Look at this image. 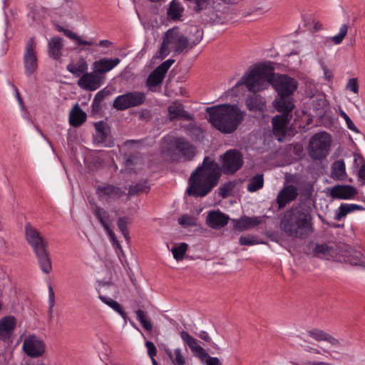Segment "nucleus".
I'll return each mask as SVG.
<instances>
[{
  "mask_svg": "<svg viewBox=\"0 0 365 365\" xmlns=\"http://www.w3.org/2000/svg\"><path fill=\"white\" fill-rule=\"evenodd\" d=\"M273 70L274 68L270 63H262L256 65L241 78L235 86L245 85L248 91L257 93L272 84L278 93V96L273 102L274 108L279 112L288 113L294 108L290 96L297 89V83L294 78L287 76H276Z\"/></svg>",
  "mask_w": 365,
  "mask_h": 365,
  "instance_id": "f257e3e1",
  "label": "nucleus"
},
{
  "mask_svg": "<svg viewBox=\"0 0 365 365\" xmlns=\"http://www.w3.org/2000/svg\"><path fill=\"white\" fill-rule=\"evenodd\" d=\"M306 334L314 341L302 338L299 346L305 356L295 365H331L330 361H338L345 356L350 346L344 338L321 329H311Z\"/></svg>",
  "mask_w": 365,
  "mask_h": 365,
  "instance_id": "f03ea898",
  "label": "nucleus"
},
{
  "mask_svg": "<svg viewBox=\"0 0 365 365\" xmlns=\"http://www.w3.org/2000/svg\"><path fill=\"white\" fill-rule=\"evenodd\" d=\"M220 176L217 163L207 157L202 166L191 175L187 192L195 197H204L216 185Z\"/></svg>",
  "mask_w": 365,
  "mask_h": 365,
  "instance_id": "7ed1b4c3",
  "label": "nucleus"
},
{
  "mask_svg": "<svg viewBox=\"0 0 365 365\" xmlns=\"http://www.w3.org/2000/svg\"><path fill=\"white\" fill-rule=\"evenodd\" d=\"M207 120L223 134L234 133L244 120L245 113L236 105L220 104L207 108Z\"/></svg>",
  "mask_w": 365,
  "mask_h": 365,
  "instance_id": "20e7f679",
  "label": "nucleus"
},
{
  "mask_svg": "<svg viewBox=\"0 0 365 365\" xmlns=\"http://www.w3.org/2000/svg\"><path fill=\"white\" fill-rule=\"evenodd\" d=\"M196 37L191 41L176 27L168 29L165 34L163 41L160 48V57L165 58L170 51L175 55L180 54L187 48H191L198 44L202 38V32L197 28H194Z\"/></svg>",
  "mask_w": 365,
  "mask_h": 365,
  "instance_id": "39448f33",
  "label": "nucleus"
},
{
  "mask_svg": "<svg viewBox=\"0 0 365 365\" xmlns=\"http://www.w3.org/2000/svg\"><path fill=\"white\" fill-rule=\"evenodd\" d=\"M282 229L289 236L304 237L309 232V222L307 215L295 211L286 215L282 221Z\"/></svg>",
  "mask_w": 365,
  "mask_h": 365,
  "instance_id": "423d86ee",
  "label": "nucleus"
},
{
  "mask_svg": "<svg viewBox=\"0 0 365 365\" xmlns=\"http://www.w3.org/2000/svg\"><path fill=\"white\" fill-rule=\"evenodd\" d=\"M179 334L185 345L190 349L193 356L197 358L202 365H223L217 357L211 356L201 346V342L187 331L181 330Z\"/></svg>",
  "mask_w": 365,
  "mask_h": 365,
  "instance_id": "0eeeda50",
  "label": "nucleus"
},
{
  "mask_svg": "<svg viewBox=\"0 0 365 365\" xmlns=\"http://www.w3.org/2000/svg\"><path fill=\"white\" fill-rule=\"evenodd\" d=\"M331 138L326 132L316 133L309 140V155L312 158L320 160L329 154Z\"/></svg>",
  "mask_w": 365,
  "mask_h": 365,
  "instance_id": "6e6552de",
  "label": "nucleus"
},
{
  "mask_svg": "<svg viewBox=\"0 0 365 365\" xmlns=\"http://www.w3.org/2000/svg\"><path fill=\"white\" fill-rule=\"evenodd\" d=\"M23 63L26 76H30L36 71L38 68V58L37 43L35 37H31L26 43Z\"/></svg>",
  "mask_w": 365,
  "mask_h": 365,
  "instance_id": "1a4fd4ad",
  "label": "nucleus"
},
{
  "mask_svg": "<svg viewBox=\"0 0 365 365\" xmlns=\"http://www.w3.org/2000/svg\"><path fill=\"white\" fill-rule=\"evenodd\" d=\"M145 101V93L132 91L117 96L113 101V106L118 110H124L132 107L139 106L143 104Z\"/></svg>",
  "mask_w": 365,
  "mask_h": 365,
  "instance_id": "9d476101",
  "label": "nucleus"
},
{
  "mask_svg": "<svg viewBox=\"0 0 365 365\" xmlns=\"http://www.w3.org/2000/svg\"><path fill=\"white\" fill-rule=\"evenodd\" d=\"M22 350L31 358H39L45 354L46 345L39 336L35 334H29L24 339Z\"/></svg>",
  "mask_w": 365,
  "mask_h": 365,
  "instance_id": "9b49d317",
  "label": "nucleus"
},
{
  "mask_svg": "<svg viewBox=\"0 0 365 365\" xmlns=\"http://www.w3.org/2000/svg\"><path fill=\"white\" fill-rule=\"evenodd\" d=\"M222 170L225 174H233L243 165V157L240 152L230 149L220 156Z\"/></svg>",
  "mask_w": 365,
  "mask_h": 365,
  "instance_id": "f8f14e48",
  "label": "nucleus"
},
{
  "mask_svg": "<svg viewBox=\"0 0 365 365\" xmlns=\"http://www.w3.org/2000/svg\"><path fill=\"white\" fill-rule=\"evenodd\" d=\"M24 232L26 240L35 254L46 250L48 242L30 222L25 225Z\"/></svg>",
  "mask_w": 365,
  "mask_h": 365,
  "instance_id": "ddd939ff",
  "label": "nucleus"
},
{
  "mask_svg": "<svg viewBox=\"0 0 365 365\" xmlns=\"http://www.w3.org/2000/svg\"><path fill=\"white\" fill-rule=\"evenodd\" d=\"M103 76H100L94 71L82 75L78 81V86L83 90L95 91L103 83Z\"/></svg>",
  "mask_w": 365,
  "mask_h": 365,
  "instance_id": "4468645a",
  "label": "nucleus"
},
{
  "mask_svg": "<svg viewBox=\"0 0 365 365\" xmlns=\"http://www.w3.org/2000/svg\"><path fill=\"white\" fill-rule=\"evenodd\" d=\"M174 60L168 59L158 66L148 76L146 84L151 88L160 84L165 73L170 67L173 64Z\"/></svg>",
  "mask_w": 365,
  "mask_h": 365,
  "instance_id": "2eb2a0df",
  "label": "nucleus"
},
{
  "mask_svg": "<svg viewBox=\"0 0 365 365\" xmlns=\"http://www.w3.org/2000/svg\"><path fill=\"white\" fill-rule=\"evenodd\" d=\"M97 193L101 200L110 202L121 197L125 192L120 187L112 185L99 186Z\"/></svg>",
  "mask_w": 365,
  "mask_h": 365,
  "instance_id": "dca6fc26",
  "label": "nucleus"
},
{
  "mask_svg": "<svg viewBox=\"0 0 365 365\" xmlns=\"http://www.w3.org/2000/svg\"><path fill=\"white\" fill-rule=\"evenodd\" d=\"M120 63L119 58H102L93 62L92 69L100 76L112 71Z\"/></svg>",
  "mask_w": 365,
  "mask_h": 365,
  "instance_id": "f3484780",
  "label": "nucleus"
},
{
  "mask_svg": "<svg viewBox=\"0 0 365 365\" xmlns=\"http://www.w3.org/2000/svg\"><path fill=\"white\" fill-rule=\"evenodd\" d=\"M16 327L14 316H6L0 319V340L6 341L12 336Z\"/></svg>",
  "mask_w": 365,
  "mask_h": 365,
  "instance_id": "a211bd4d",
  "label": "nucleus"
},
{
  "mask_svg": "<svg viewBox=\"0 0 365 365\" xmlns=\"http://www.w3.org/2000/svg\"><path fill=\"white\" fill-rule=\"evenodd\" d=\"M330 195L334 199L349 200L356 195V189L349 185H337L330 188Z\"/></svg>",
  "mask_w": 365,
  "mask_h": 365,
  "instance_id": "6ab92c4d",
  "label": "nucleus"
},
{
  "mask_svg": "<svg viewBox=\"0 0 365 365\" xmlns=\"http://www.w3.org/2000/svg\"><path fill=\"white\" fill-rule=\"evenodd\" d=\"M297 189L294 185H287L279 192L277 202L279 208L284 207L287 204L294 200L297 197Z\"/></svg>",
  "mask_w": 365,
  "mask_h": 365,
  "instance_id": "aec40b11",
  "label": "nucleus"
},
{
  "mask_svg": "<svg viewBox=\"0 0 365 365\" xmlns=\"http://www.w3.org/2000/svg\"><path fill=\"white\" fill-rule=\"evenodd\" d=\"M229 220V217L225 213L217 210L210 212L207 216V224L213 229H219L225 226Z\"/></svg>",
  "mask_w": 365,
  "mask_h": 365,
  "instance_id": "412c9836",
  "label": "nucleus"
},
{
  "mask_svg": "<svg viewBox=\"0 0 365 365\" xmlns=\"http://www.w3.org/2000/svg\"><path fill=\"white\" fill-rule=\"evenodd\" d=\"M235 229L239 231H245L252 229L262 222L261 217L244 216L237 220H233Z\"/></svg>",
  "mask_w": 365,
  "mask_h": 365,
  "instance_id": "4be33fe9",
  "label": "nucleus"
},
{
  "mask_svg": "<svg viewBox=\"0 0 365 365\" xmlns=\"http://www.w3.org/2000/svg\"><path fill=\"white\" fill-rule=\"evenodd\" d=\"M63 39L58 36L52 37L48 42V53L49 57L58 60L62 56Z\"/></svg>",
  "mask_w": 365,
  "mask_h": 365,
  "instance_id": "5701e85b",
  "label": "nucleus"
},
{
  "mask_svg": "<svg viewBox=\"0 0 365 365\" xmlns=\"http://www.w3.org/2000/svg\"><path fill=\"white\" fill-rule=\"evenodd\" d=\"M288 123V117L287 114L276 115L272 119L273 130L275 135H279V140H282L286 134V128Z\"/></svg>",
  "mask_w": 365,
  "mask_h": 365,
  "instance_id": "b1692460",
  "label": "nucleus"
},
{
  "mask_svg": "<svg viewBox=\"0 0 365 365\" xmlns=\"http://www.w3.org/2000/svg\"><path fill=\"white\" fill-rule=\"evenodd\" d=\"M86 120V113L83 111L79 105L76 103L69 113V123L74 127L83 124Z\"/></svg>",
  "mask_w": 365,
  "mask_h": 365,
  "instance_id": "393cba45",
  "label": "nucleus"
},
{
  "mask_svg": "<svg viewBox=\"0 0 365 365\" xmlns=\"http://www.w3.org/2000/svg\"><path fill=\"white\" fill-rule=\"evenodd\" d=\"M28 9L27 16L34 22H39L46 17L47 9L44 6L34 4L28 6Z\"/></svg>",
  "mask_w": 365,
  "mask_h": 365,
  "instance_id": "a878e982",
  "label": "nucleus"
},
{
  "mask_svg": "<svg viewBox=\"0 0 365 365\" xmlns=\"http://www.w3.org/2000/svg\"><path fill=\"white\" fill-rule=\"evenodd\" d=\"M176 149L187 159H191L195 153V148L183 138L175 140Z\"/></svg>",
  "mask_w": 365,
  "mask_h": 365,
  "instance_id": "bb28decb",
  "label": "nucleus"
},
{
  "mask_svg": "<svg viewBox=\"0 0 365 365\" xmlns=\"http://www.w3.org/2000/svg\"><path fill=\"white\" fill-rule=\"evenodd\" d=\"M331 177L337 180H344L346 178L345 163L343 160H336L332 164Z\"/></svg>",
  "mask_w": 365,
  "mask_h": 365,
  "instance_id": "cd10ccee",
  "label": "nucleus"
},
{
  "mask_svg": "<svg viewBox=\"0 0 365 365\" xmlns=\"http://www.w3.org/2000/svg\"><path fill=\"white\" fill-rule=\"evenodd\" d=\"M247 107L250 110H263L265 108V100L259 95H251L246 99Z\"/></svg>",
  "mask_w": 365,
  "mask_h": 365,
  "instance_id": "c85d7f7f",
  "label": "nucleus"
},
{
  "mask_svg": "<svg viewBox=\"0 0 365 365\" xmlns=\"http://www.w3.org/2000/svg\"><path fill=\"white\" fill-rule=\"evenodd\" d=\"M314 252L316 256L325 259H331L336 256V250L325 244L317 245Z\"/></svg>",
  "mask_w": 365,
  "mask_h": 365,
  "instance_id": "c756f323",
  "label": "nucleus"
},
{
  "mask_svg": "<svg viewBox=\"0 0 365 365\" xmlns=\"http://www.w3.org/2000/svg\"><path fill=\"white\" fill-rule=\"evenodd\" d=\"M66 68L73 75L79 77L87 72L88 63L83 58H81L76 63H69Z\"/></svg>",
  "mask_w": 365,
  "mask_h": 365,
  "instance_id": "7c9ffc66",
  "label": "nucleus"
},
{
  "mask_svg": "<svg viewBox=\"0 0 365 365\" xmlns=\"http://www.w3.org/2000/svg\"><path fill=\"white\" fill-rule=\"evenodd\" d=\"M41 269L43 272L48 274L52 269L51 262L47 250L36 253Z\"/></svg>",
  "mask_w": 365,
  "mask_h": 365,
  "instance_id": "2f4dec72",
  "label": "nucleus"
},
{
  "mask_svg": "<svg viewBox=\"0 0 365 365\" xmlns=\"http://www.w3.org/2000/svg\"><path fill=\"white\" fill-rule=\"evenodd\" d=\"M168 112L171 120L179 118H190L189 114L184 110L182 105L178 102H173L168 107Z\"/></svg>",
  "mask_w": 365,
  "mask_h": 365,
  "instance_id": "473e14b6",
  "label": "nucleus"
},
{
  "mask_svg": "<svg viewBox=\"0 0 365 365\" xmlns=\"http://www.w3.org/2000/svg\"><path fill=\"white\" fill-rule=\"evenodd\" d=\"M165 353L171 360L173 365H185L186 361L182 355L181 348H175L173 351L168 349H165Z\"/></svg>",
  "mask_w": 365,
  "mask_h": 365,
  "instance_id": "72a5a7b5",
  "label": "nucleus"
},
{
  "mask_svg": "<svg viewBox=\"0 0 365 365\" xmlns=\"http://www.w3.org/2000/svg\"><path fill=\"white\" fill-rule=\"evenodd\" d=\"M361 209V206L356 204L342 203L336 211L334 219L340 220L347 214Z\"/></svg>",
  "mask_w": 365,
  "mask_h": 365,
  "instance_id": "f704fd0d",
  "label": "nucleus"
},
{
  "mask_svg": "<svg viewBox=\"0 0 365 365\" xmlns=\"http://www.w3.org/2000/svg\"><path fill=\"white\" fill-rule=\"evenodd\" d=\"M98 298L103 303L110 307L113 311L118 313L123 319H125L126 314L123 311L120 304L117 301L104 295H99Z\"/></svg>",
  "mask_w": 365,
  "mask_h": 365,
  "instance_id": "c9c22d12",
  "label": "nucleus"
},
{
  "mask_svg": "<svg viewBox=\"0 0 365 365\" xmlns=\"http://www.w3.org/2000/svg\"><path fill=\"white\" fill-rule=\"evenodd\" d=\"M347 31H348V26L346 24H343L341 26L339 32L336 35H335L331 38L320 37L321 42L324 43V44H327L330 41H332L334 43V44H339L342 42L343 39L346 36V35L347 34Z\"/></svg>",
  "mask_w": 365,
  "mask_h": 365,
  "instance_id": "e433bc0d",
  "label": "nucleus"
},
{
  "mask_svg": "<svg viewBox=\"0 0 365 365\" xmlns=\"http://www.w3.org/2000/svg\"><path fill=\"white\" fill-rule=\"evenodd\" d=\"M183 11V8L176 0H173L170 2L169 8L168 9V15L172 19H179Z\"/></svg>",
  "mask_w": 365,
  "mask_h": 365,
  "instance_id": "4c0bfd02",
  "label": "nucleus"
},
{
  "mask_svg": "<svg viewBox=\"0 0 365 365\" xmlns=\"http://www.w3.org/2000/svg\"><path fill=\"white\" fill-rule=\"evenodd\" d=\"M264 185L263 175L257 174L250 179L247 185V190L253 192L261 189Z\"/></svg>",
  "mask_w": 365,
  "mask_h": 365,
  "instance_id": "58836bf2",
  "label": "nucleus"
},
{
  "mask_svg": "<svg viewBox=\"0 0 365 365\" xmlns=\"http://www.w3.org/2000/svg\"><path fill=\"white\" fill-rule=\"evenodd\" d=\"M58 31L63 33L66 36L73 40L77 45L91 46L93 44V43L91 41L83 40L80 36L77 35L76 33L71 30L65 29L61 27L58 29Z\"/></svg>",
  "mask_w": 365,
  "mask_h": 365,
  "instance_id": "ea45409f",
  "label": "nucleus"
},
{
  "mask_svg": "<svg viewBox=\"0 0 365 365\" xmlns=\"http://www.w3.org/2000/svg\"><path fill=\"white\" fill-rule=\"evenodd\" d=\"M93 212L103 228L108 229V226H110V225L108 223L109 216L108 212L97 205L93 207Z\"/></svg>",
  "mask_w": 365,
  "mask_h": 365,
  "instance_id": "a19ab883",
  "label": "nucleus"
},
{
  "mask_svg": "<svg viewBox=\"0 0 365 365\" xmlns=\"http://www.w3.org/2000/svg\"><path fill=\"white\" fill-rule=\"evenodd\" d=\"M135 314L138 320L145 330L151 331L153 329V324L144 311L138 309L135 311Z\"/></svg>",
  "mask_w": 365,
  "mask_h": 365,
  "instance_id": "79ce46f5",
  "label": "nucleus"
},
{
  "mask_svg": "<svg viewBox=\"0 0 365 365\" xmlns=\"http://www.w3.org/2000/svg\"><path fill=\"white\" fill-rule=\"evenodd\" d=\"M188 245L185 243H180L179 245L172 248L171 252L173 255V257L177 261H180L183 259L185 254L187 250Z\"/></svg>",
  "mask_w": 365,
  "mask_h": 365,
  "instance_id": "37998d69",
  "label": "nucleus"
},
{
  "mask_svg": "<svg viewBox=\"0 0 365 365\" xmlns=\"http://www.w3.org/2000/svg\"><path fill=\"white\" fill-rule=\"evenodd\" d=\"M130 219L128 217H120L118 219L117 221L118 227L119 228L123 235L127 240H129L128 230L127 229V226L130 223Z\"/></svg>",
  "mask_w": 365,
  "mask_h": 365,
  "instance_id": "c03bdc74",
  "label": "nucleus"
},
{
  "mask_svg": "<svg viewBox=\"0 0 365 365\" xmlns=\"http://www.w3.org/2000/svg\"><path fill=\"white\" fill-rule=\"evenodd\" d=\"M348 261L353 265L365 266V256L360 252H354L349 257Z\"/></svg>",
  "mask_w": 365,
  "mask_h": 365,
  "instance_id": "a18cd8bd",
  "label": "nucleus"
},
{
  "mask_svg": "<svg viewBox=\"0 0 365 365\" xmlns=\"http://www.w3.org/2000/svg\"><path fill=\"white\" fill-rule=\"evenodd\" d=\"M239 243L241 245L252 246L258 244H264L263 241H259L255 236H241L239 239Z\"/></svg>",
  "mask_w": 365,
  "mask_h": 365,
  "instance_id": "49530a36",
  "label": "nucleus"
},
{
  "mask_svg": "<svg viewBox=\"0 0 365 365\" xmlns=\"http://www.w3.org/2000/svg\"><path fill=\"white\" fill-rule=\"evenodd\" d=\"M339 115L345 120L346 126L349 130L357 133H359V129L355 126L351 118L347 115V114L344 111L340 110Z\"/></svg>",
  "mask_w": 365,
  "mask_h": 365,
  "instance_id": "de8ad7c7",
  "label": "nucleus"
},
{
  "mask_svg": "<svg viewBox=\"0 0 365 365\" xmlns=\"http://www.w3.org/2000/svg\"><path fill=\"white\" fill-rule=\"evenodd\" d=\"M197 336L206 342L210 343L213 349L220 350V346L217 344L212 341V339L207 331H200V333L197 334Z\"/></svg>",
  "mask_w": 365,
  "mask_h": 365,
  "instance_id": "09e8293b",
  "label": "nucleus"
},
{
  "mask_svg": "<svg viewBox=\"0 0 365 365\" xmlns=\"http://www.w3.org/2000/svg\"><path fill=\"white\" fill-rule=\"evenodd\" d=\"M95 128L97 133V135L101 140H103L106 138V124L102 122H98L95 124Z\"/></svg>",
  "mask_w": 365,
  "mask_h": 365,
  "instance_id": "8fccbe9b",
  "label": "nucleus"
},
{
  "mask_svg": "<svg viewBox=\"0 0 365 365\" xmlns=\"http://www.w3.org/2000/svg\"><path fill=\"white\" fill-rule=\"evenodd\" d=\"M149 191V187L145 182L141 184H137L135 186H132L130 188V193L135 194L138 192H148Z\"/></svg>",
  "mask_w": 365,
  "mask_h": 365,
  "instance_id": "3c124183",
  "label": "nucleus"
},
{
  "mask_svg": "<svg viewBox=\"0 0 365 365\" xmlns=\"http://www.w3.org/2000/svg\"><path fill=\"white\" fill-rule=\"evenodd\" d=\"M346 88L348 91L353 92L354 93H357L358 91H359L357 79L356 78L349 79L348 83L346 84Z\"/></svg>",
  "mask_w": 365,
  "mask_h": 365,
  "instance_id": "603ef678",
  "label": "nucleus"
},
{
  "mask_svg": "<svg viewBox=\"0 0 365 365\" xmlns=\"http://www.w3.org/2000/svg\"><path fill=\"white\" fill-rule=\"evenodd\" d=\"M145 346L147 348L148 354L150 359L155 358L157 354V349L155 344L152 341H146Z\"/></svg>",
  "mask_w": 365,
  "mask_h": 365,
  "instance_id": "864d4df0",
  "label": "nucleus"
},
{
  "mask_svg": "<svg viewBox=\"0 0 365 365\" xmlns=\"http://www.w3.org/2000/svg\"><path fill=\"white\" fill-rule=\"evenodd\" d=\"M178 222L181 225H194V219L189 215H185L179 217Z\"/></svg>",
  "mask_w": 365,
  "mask_h": 365,
  "instance_id": "5fc2aeb1",
  "label": "nucleus"
},
{
  "mask_svg": "<svg viewBox=\"0 0 365 365\" xmlns=\"http://www.w3.org/2000/svg\"><path fill=\"white\" fill-rule=\"evenodd\" d=\"M49 293H48V304H49V312L51 313L53 311V307L55 304V295L51 286H49Z\"/></svg>",
  "mask_w": 365,
  "mask_h": 365,
  "instance_id": "6e6d98bb",
  "label": "nucleus"
},
{
  "mask_svg": "<svg viewBox=\"0 0 365 365\" xmlns=\"http://www.w3.org/2000/svg\"><path fill=\"white\" fill-rule=\"evenodd\" d=\"M232 185L231 184H227L224 185L222 187H220V195L222 197H226L230 194L231 190H232Z\"/></svg>",
  "mask_w": 365,
  "mask_h": 365,
  "instance_id": "4d7b16f0",
  "label": "nucleus"
},
{
  "mask_svg": "<svg viewBox=\"0 0 365 365\" xmlns=\"http://www.w3.org/2000/svg\"><path fill=\"white\" fill-rule=\"evenodd\" d=\"M105 230L107 232L108 235L109 236L110 240L112 241L113 245L118 242L115 235L113 230L110 229V226H108V229H105Z\"/></svg>",
  "mask_w": 365,
  "mask_h": 365,
  "instance_id": "13d9d810",
  "label": "nucleus"
},
{
  "mask_svg": "<svg viewBox=\"0 0 365 365\" xmlns=\"http://www.w3.org/2000/svg\"><path fill=\"white\" fill-rule=\"evenodd\" d=\"M358 177L363 181H365V164H364L359 169Z\"/></svg>",
  "mask_w": 365,
  "mask_h": 365,
  "instance_id": "bf43d9fd",
  "label": "nucleus"
},
{
  "mask_svg": "<svg viewBox=\"0 0 365 365\" xmlns=\"http://www.w3.org/2000/svg\"><path fill=\"white\" fill-rule=\"evenodd\" d=\"M323 71H324V78L327 80L330 81L332 78V73L326 66L323 68Z\"/></svg>",
  "mask_w": 365,
  "mask_h": 365,
  "instance_id": "052dcab7",
  "label": "nucleus"
},
{
  "mask_svg": "<svg viewBox=\"0 0 365 365\" xmlns=\"http://www.w3.org/2000/svg\"><path fill=\"white\" fill-rule=\"evenodd\" d=\"M98 45L102 47H109L112 45V42L109 40H101L98 43Z\"/></svg>",
  "mask_w": 365,
  "mask_h": 365,
  "instance_id": "680f3d73",
  "label": "nucleus"
},
{
  "mask_svg": "<svg viewBox=\"0 0 365 365\" xmlns=\"http://www.w3.org/2000/svg\"><path fill=\"white\" fill-rule=\"evenodd\" d=\"M241 0H225L227 4H234L240 2Z\"/></svg>",
  "mask_w": 365,
  "mask_h": 365,
  "instance_id": "e2e57ef3",
  "label": "nucleus"
},
{
  "mask_svg": "<svg viewBox=\"0 0 365 365\" xmlns=\"http://www.w3.org/2000/svg\"><path fill=\"white\" fill-rule=\"evenodd\" d=\"M16 97L19 103L20 104H22V100H21V98L20 96V93H19V91L17 90H16Z\"/></svg>",
  "mask_w": 365,
  "mask_h": 365,
  "instance_id": "0e129e2a",
  "label": "nucleus"
},
{
  "mask_svg": "<svg viewBox=\"0 0 365 365\" xmlns=\"http://www.w3.org/2000/svg\"><path fill=\"white\" fill-rule=\"evenodd\" d=\"M113 245L115 247V250H121V245H120L119 242L118 241L117 242H115V244H113Z\"/></svg>",
  "mask_w": 365,
  "mask_h": 365,
  "instance_id": "69168bd1",
  "label": "nucleus"
},
{
  "mask_svg": "<svg viewBox=\"0 0 365 365\" xmlns=\"http://www.w3.org/2000/svg\"><path fill=\"white\" fill-rule=\"evenodd\" d=\"M321 27H322V25H321L319 22H317V23L315 24V25H314V29H315L316 31L319 30V29H321Z\"/></svg>",
  "mask_w": 365,
  "mask_h": 365,
  "instance_id": "338daca9",
  "label": "nucleus"
},
{
  "mask_svg": "<svg viewBox=\"0 0 365 365\" xmlns=\"http://www.w3.org/2000/svg\"><path fill=\"white\" fill-rule=\"evenodd\" d=\"M98 98H102V92H101V91L98 92V93L96 95V96H95V99H94V100L96 101Z\"/></svg>",
  "mask_w": 365,
  "mask_h": 365,
  "instance_id": "774afa93",
  "label": "nucleus"
}]
</instances>
